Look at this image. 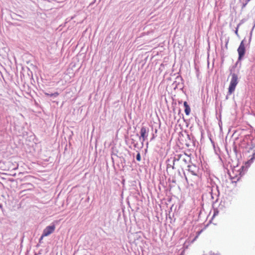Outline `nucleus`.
Returning a JSON list of instances; mask_svg holds the SVG:
<instances>
[{
    "mask_svg": "<svg viewBox=\"0 0 255 255\" xmlns=\"http://www.w3.org/2000/svg\"><path fill=\"white\" fill-rule=\"evenodd\" d=\"M55 229V226L54 225L51 226H48L46 227L43 230L42 235L40 238V240H42L43 237H46L54 232Z\"/></svg>",
    "mask_w": 255,
    "mask_h": 255,
    "instance_id": "7ed1b4c3",
    "label": "nucleus"
},
{
    "mask_svg": "<svg viewBox=\"0 0 255 255\" xmlns=\"http://www.w3.org/2000/svg\"><path fill=\"white\" fill-rule=\"evenodd\" d=\"M187 183L192 186H198L201 181V176L199 175H193L189 177V178H186Z\"/></svg>",
    "mask_w": 255,
    "mask_h": 255,
    "instance_id": "f03ea898",
    "label": "nucleus"
},
{
    "mask_svg": "<svg viewBox=\"0 0 255 255\" xmlns=\"http://www.w3.org/2000/svg\"><path fill=\"white\" fill-rule=\"evenodd\" d=\"M232 179L233 180V179H235V178H232Z\"/></svg>",
    "mask_w": 255,
    "mask_h": 255,
    "instance_id": "2eb2a0df",
    "label": "nucleus"
},
{
    "mask_svg": "<svg viewBox=\"0 0 255 255\" xmlns=\"http://www.w3.org/2000/svg\"><path fill=\"white\" fill-rule=\"evenodd\" d=\"M45 95L46 96H49L50 97H52V96H54V97H57L59 95V93L58 92H55L54 93H53V94H49L47 93H44Z\"/></svg>",
    "mask_w": 255,
    "mask_h": 255,
    "instance_id": "6e6552de",
    "label": "nucleus"
},
{
    "mask_svg": "<svg viewBox=\"0 0 255 255\" xmlns=\"http://www.w3.org/2000/svg\"><path fill=\"white\" fill-rule=\"evenodd\" d=\"M239 180V178H237V181H238Z\"/></svg>",
    "mask_w": 255,
    "mask_h": 255,
    "instance_id": "4468645a",
    "label": "nucleus"
},
{
    "mask_svg": "<svg viewBox=\"0 0 255 255\" xmlns=\"http://www.w3.org/2000/svg\"><path fill=\"white\" fill-rule=\"evenodd\" d=\"M184 106L185 107V113L186 115H189L190 113L191 110L187 102L185 101L184 102Z\"/></svg>",
    "mask_w": 255,
    "mask_h": 255,
    "instance_id": "0eeeda50",
    "label": "nucleus"
},
{
    "mask_svg": "<svg viewBox=\"0 0 255 255\" xmlns=\"http://www.w3.org/2000/svg\"><path fill=\"white\" fill-rule=\"evenodd\" d=\"M140 139H141L142 142H144L147 137L148 136V130L146 129V128L144 127H142L141 128L140 130Z\"/></svg>",
    "mask_w": 255,
    "mask_h": 255,
    "instance_id": "39448f33",
    "label": "nucleus"
},
{
    "mask_svg": "<svg viewBox=\"0 0 255 255\" xmlns=\"http://www.w3.org/2000/svg\"><path fill=\"white\" fill-rule=\"evenodd\" d=\"M231 76L232 78L228 88V94L230 95L235 91L236 87L239 83L238 77L237 74L233 73Z\"/></svg>",
    "mask_w": 255,
    "mask_h": 255,
    "instance_id": "f257e3e1",
    "label": "nucleus"
},
{
    "mask_svg": "<svg viewBox=\"0 0 255 255\" xmlns=\"http://www.w3.org/2000/svg\"><path fill=\"white\" fill-rule=\"evenodd\" d=\"M237 182V181H236V180H232V182Z\"/></svg>",
    "mask_w": 255,
    "mask_h": 255,
    "instance_id": "ddd939ff",
    "label": "nucleus"
},
{
    "mask_svg": "<svg viewBox=\"0 0 255 255\" xmlns=\"http://www.w3.org/2000/svg\"><path fill=\"white\" fill-rule=\"evenodd\" d=\"M202 232V230H201V231H200V232H198V235H197V236L196 238H197V237H198V236L201 234V233Z\"/></svg>",
    "mask_w": 255,
    "mask_h": 255,
    "instance_id": "9d476101",
    "label": "nucleus"
},
{
    "mask_svg": "<svg viewBox=\"0 0 255 255\" xmlns=\"http://www.w3.org/2000/svg\"><path fill=\"white\" fill-rule=\"evenodd\" d=\"M238 27L237 28V29L235 31V33L236 34H238Z\"/></svg>",
    "mask_w": 255,
    "mask_h": 255,
    "instance_id": "9b49d317",
    "label": "nucleus"
},
{
    "mask_svg": "<svg viewBox=\"0 0 255 255\" xmlns=\"http://www.w3.org/2000/svg\"><path fill=\"white\" fill-rule=\"evenodd\" d=\"M182 156H183V155H182V154L178 155L179 159L181 158Z\"/></svg>",
    "mask_w": 255,
    "mask_h": 255,
    "instance_id": "f8f14e48",
    "label": "nucleus"
},
{
    "mask_svg": "<svg viewBox=\"0 0 255 255\" xmlns=\"http://www.w3.org/2000/svg\"><path fill=\"white\" fill-rule=\"evenodd\" d=\"M136 160L138 161H140V160H141V157H140V154L139 153H138L136 155Z\"/></svg>",
    "mask_w": 255,
    "mask_h": 255,
    "instance_id": "1a4fd4ad",
    "label": "nucleus"
},
{
    "mask_svg": "<svg viewBox=\"0 0 255 255\" xmlns=\"http://www.w3.org/2000/svg\"><path fill=\"white\" fill-rule=\"evenodd\" d=\"M188 170L192 174V175H197L198 173L196 171V166L194 165H190L188 166Z\"/></svg>",
    "mask_w": 255,
    "mask_h": 255,
    "instance_id": "423d86ee",
    "label": "nucleus"
},
{
    "mask_svg": "<svg viewBox=\"0 0 255 255\" xmlns=\"http://www.w3.org/2000/svg\"><path fill=\"white\" fill-rule=\"evenodd\" d=\"M246 48L244 40L242 41L238 49V52L239 54V59L241 60L245 54Z\"/></svg>",
    "mask_w": 255,
    "mask_h": 255,
    "instance_id": "20e7f679",
    "label": "nucleus"
}]
</instances>
